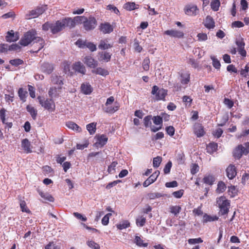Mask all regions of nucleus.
<instances>
[{
    "mask_svg": "<svg viewBox=\"0 0 249 249\" xmlns=\"http://www.w3.org/2000/svg\"><path fill=\"white\" fill-rule=\"evenodd\" d=\"M14 94H5L4 98L6 103L10 104L13 102L14 98Z\"/></svg>",
    "mask_w": 249,
    "mask_h": 249,
    "instance_id": "obj_59",
    "label": "nucleus"
},
{
    "mask_svg": "<svg viewBox=\"0 0 249 249\" xmlns=\"http://www.w3.org/2000/svg\"><path fill=\"white\" fill-rule=\"evenodd\" d=\"M107 42L108 41L107 39L101 40L100 41L99 45H98L99 49L105 50L112 48L113 47V45L107 43Z\"/></svg>",
    "mask_w": 249,
    "mask_h": 249,
    "instance_id": "obj_30",
    "label": "nucleus"
},
{
    "mask_svg": "<svg viewBox=\"0 0 249 249\" xmlns=\"http://www.w3.org/2000/svg\"><path fill=\"white\" fill-rule=\"evenodd\" d=\"M19 200L20 201L19 205L21 211L27 213H31V211L27 207L25 201L24 200H22L20 198H19Z\"/></svg>",
    "mask_w": 249,
    "mask_h": 249,
    "instance_id": "obj_39",
    "label": "nucleus"
},
{
    "mask_svg": "<svg viewBox=\"0 0 249 249\" xmlns=\"http://www.w3.org/2000/svg\"><path fill=\"white\" fill-rule=\"evenodd\" d=\"M47 5H42L41 6H37L36 8L31 11L25 15L26 19H31L33 18H36L42 15L46 10Z\"/></svg>",
    "mask_w": 249,
    "mask_h": 249,
    "instance_id": "obj_7",
    "label": "nucleus"
},
{
    "mask_svg": "<svg viewBox=\"0 0 249 249\" xmlns=\"http://www.w3.org/2000/svg\"><path fill=\"white\" fill-rule=\"evenodd\" d=\"M38 193L40 196L44 200L50 201L53 202L54 200L53 196L48 193H44L41 191L38 190Z\"/></svg>",
    "mask_w": 249,
    "mask_h": 249,
    "instance_id": "obj_31",
    "label": "nucleus"
},
{
    "mask_svg": "<svg viewBox=\"0 0 249 249\" xmlns=\"http://www.w3.org/2000/svg\"><path fill=\"white\" fill-rule=\"evenodd\" d=\"M51 82L53 84L57 85L60 86L58 88L59 89H61V86L64 84L63 80L64 79L61 76H58L56 74H53L51 76Z\"/></svg>",
    "mask_w": 249,
    "mask_h": 249,
    "instance_id": "obj_19",
    "label": "nucleus"
},
{
    "mask_svg": "<svg viewBox=\"0 0 249 249\" xmlns=\"http://www.w3.org/2000/svg\"><path fill=\"white\" fill-rule=\"evenodd\" d=\"M217 147L218 144L217 143L210 142L207 146V152L210 154H212L217 150Z\"/></svg>",
    "mask_w": 249,
    "mask_h": 249,
    "instance_id": "obj_28",
    "label": "nucleus"
},
{
    "mask_svg": "<svg viewBox=\"0 0 249 249\" xmlns=\"http://www.w3.org/2000/svg\"><path fill=\"white\" fill-rule=\"evenodd\" d=\"M26 110L30 113L33 119L36 120L37 115V109L30 105H27L26 107Z\"/></svg>",
    "mask_w": 249,
    "mask_h": 249,
    "instance_id": "obj_33",
    "label": "nucleus"
},
{
    "mask_svg": "<svg viewBox=\"0 0 249 249\" xmlns=\"http://www.w3.org/2000/svg\"><path fill=\"white\" fill-rule=\"evenodd\" d=\"M37 33L35 30H31L26 32L22 37L18 43L22 46H27L33 42L32 45L38 43L37 50H30L31 53H37L44 46V40L36 36Z\"/></svg>",
    "mask_w": 249,
    "mask_h": 249,
    "instance_id": "obj_1",
    "label": "nucleus"
},
{
    "mask_svg": "<svg viewBox=\"0 0 249 249\" xmlns=\"http://www.w3.org/2000/svg\"><path fill=\"white\" fill-rule=\"evenodd\" d=\"M236 44L237 46V51L239 54H240L243 58L245 57L247 55L246 51L245 49V43L243 40V39L237 40L236 41Z\"/></svg>",
    "mask_w": 249,
    "mask_h": 249,
    "instance_id": "obj_13",
    "label": "nucleus"
},
{
    "mask_svg": "<svg viewBox=\"0 0 249 249\" xmlns=\"http://www.w3.org/2000/svg\"><path fill=\"white\" fill-rule=\"evenodd\" d=\"M52 23L50 22H45L44 24L42 25V30L44 31H47L49 30H50L52 32Z\"/></svg>",
    "mask_w": 249,
    "mask_h": 249,
    "instance_id": "obj_63",
    "label": "nucleus"
},
{
    "mask_svg": "<svg viewBox=\"0 0 249 249\" xmlns=\"http://www.w3.org/2000/svg\"><path fill=\"white\" fill-rule=\"evenodd\" d=\"M215 180L214 177L212 175L205 176L203 178L204 183L211 186L213 184Z\"/></svg>",
    "mask_w": 249,
    "mask_h": 249,
    "instance_id": "obj_29",
    "label": "nucleus"
},
{
    "mask_svg": "<svg viewBox=\"0 0 249 249\" xmlns=\"http://www.w3.org/2000/svg\"><path fill=\"white\" fill-rule=\"evenodd\" d=\"M97 24V21L95 18L90 15L88 18L85 17L83 28L86 31H89L94 30Z\"/></svg>",
    "mask_w": 249,
    "mask_h": 249,
    "instance_id": "obj_8",
    "label": "nucleus"
},
{
    "mask_svg": "<svg viewBox=\"0 0 249 249\" xmlns=\"http://www.w3.org/2000/svg\"><path fill=\"white\" fill-rule=\"evenodd\" d=\"M226 174L230 179H232L236 176L237 170L234 165L230 164L226 169Z\"/></svg>",
    "mask_w": 249,
    "mask_h": 249,
    "instance_id": "obj_16",
    "label": "nucleus"
},
{
    "mask_svg": "<svg viewBox=\"0 0 249 249\" xmlns=\"http://www.w3.org/2000/svg\"><path fill=\"white\" fill-rule=\"evenodd\" d=\"M160 172L157 170L154 172L143 183V186L146 187L154 182L159 177Z\"/></svg>",
    "mask_w": 249,
    "mask_h": 249,
    "instance_id": "obj_14",
    "label": "nucleus"
},
{
    "mask_svg": "<svg viewBox=\"0 0 249 249\" xmlns=\"http://www.w3.org/2000/svg\"><path fill=\"white\" fill-rule=\"evenodd\" d=\"M220 5L219 0H213L211 3L212 9L214 11H217L219 10Z\"/></svg>",
    "mask_w": 249,
    "mask_h": 249,
    "instance_id": "obj_44",
    "label": "nucleus"
},
{
    "mask_svg": "<svg viewBox=\"0 0 249 249\" xmlns=\"http://www.w3.org/2000/svg\"><path fill=\"white\" fill-rule=\"evenodd\" d=\"M5 38L7 42L17 41L19 39V34L18 32L15 33L13 30H11L7 33Z\"/></svg>",
    "mask_w": 249,
    "mask_h": 249,
    "instance_id": "obj_17",
    "label": "nucleus"
},
{
    "mask_svg": "<svg viewBox=\"0 0 249 249\" xmlns=\"http://www.w3.org/2000/svg\"><path fill=\"white\" fill-rule=\"evenodd\" d=\"M168 91L167 89L163 88L160 89L157 86L154 85L153 86L151 94L155 95V99L157 101H165V97L167 95Z\"/></svg>",
    "mask_w": 249,
    "mask_h": 249,
    "instance_id": "obj_5",
    "label": "nucleus"
},
{
    "mask_svg": "<svg viewBox=\"0 0 249 249\" xmlns=\"http://www.w3.org/2000/svg\"><path fill=\"white\" fill-rule=\"evenodd\" d=\"M84 63L89 67L94 68L97 66V62L92 57L89 56H86L84 58Z\"/></svg>",
    "mask_w": 249,
    "mask_h": 249,
    "instance_id": "obj_22",
    "label": "nucleus"
},
{
    "mask_svg": "<svg viewBox=\"0 0 249 249\" xmlns=\"http://www.w3.org/2000/svg\"><path fill=\"white\" fill-rule=\"evenodd\" d=\"M81 90L85 94H90L92 91V88L89 83H83L81 86Z\"/></svg>",
    "mask_w": 249,
    "mask_h": 249,
    "instance_id": "obj_23",
    "label": "nucleus"
},
{
    "mask_svg": "<svg viewBox=\"0 0 249 249\" xmlns=\"http://www.w3.org/2000/svg\"><path fill=\"white\" fill-rule=\"evenodd\" d=\"M42 71L47 74L51 73L53 70V65L49 63L44 64L42 66Z\"/></svg>",
    "mask_w": 249,
    "mask_h": 249,
    "instance_id": "obj_37",
    "label": "nucleus"
},
{
    "mask_svg": "<svg viewBox=\"0 0 249 249\" xmlns=\"http://www.w3.org/2000/svg\"><path fill=\"white\" fill-rule=\"evenodd\" d=\"M152 120V115H147L143 119V124L146 127H151L152 123L151 120Z\"/></svg>",
    "mask_w": 249,
    "mask_h": 249,
    "instance_id": "obj_47",
    "label": "nucleus"
},
{
    "mask_svg": "<svg viewBox=\"0 0 249 249\" xmlns=\"http://www.w3.org/2000/svg\"><path fill=\"white\" fill-rule=\"evenodd\" d=\"M223 133V130L220 128H218L213 132V134L215 137L219 138L221 136Z\"/></svg>",
    "mask_w": 249,
    "mask_h": 249,
    "instance_id": "obj_62",
    "label": "nucleus"
},
{
    "mask_svg": "<svg viewBox=\"0 0 249 249\" xmlns=\"http://www.w3.org/2000/svg\"><path fill=\"white\" fill-rule=\"evenodd\" d=\"M99 30L104 34H108L113 31L114 27L110 23L105 22L100 23Z\"/></svg>",
    "mask_w": 249,
    "mask_h": 249,
    "instance_id": "obj_11",
    "label": "nucleus"
},
{
    "mask_svg": "<svg viewBox=\"0 0 249 249\" xmlns=\"http://www.w3.org/2000/svg\"><path fill=\"white\" fill-rule=\"evenodd\" d=\"M66 27H69L67 18L59 20L55 22L52 23V33L56 34L64 29Z\"/></svg>",
    "mask_w": 249,
    "mask_h": 249,
    "instance_id": "obj_6",
    "label": "nucleus"
},
{
    "mask_svg": "<svg viewBox=\"0 0 249 249\" xmlns=\"http://www.w3.org/2000/svg\"><path fill=\"white\" fill-rule=\"evenodd\" d=\"M92 72L96 74L105 76L109 74V72L107 70L101 67H98L95 70H92Z\"/></svg>",
    "mask_w": 249,
    "mask_h": 249,
    "instance_id": "obj_34",
    "label": "nucleus"
},
{
    "mask_svg": "<svg viewBox=\"0 0 249 249\" xmlns=\"http://www.w3.org/2000/svg\"><path fill=\"white\" fill-rule=\"evenodd\" d=\"M147 196L150 199H154L163 196V195L160 193H150L148 194Z\"/></svg>",
    "mask_w": 249,
    "mask_h": 249,
    "instance_id": "obj_55",
    "label": "nucleus"
},
{
    "mask_svg": "<svg viewBox=\"0 0 249 249\" xmlns=\"http://www.w3.org/2000/svg\"><path fill=\"white\" fill-rule=\"evenodd\" d=\"M138 5L134 2H127L124 5V8L127 11H132L138 8Z\"/></svg>",
    "mask_w": 249,
    "mask_h": 249,
    "instance_id": "obj_35",
    "label": "nucleus"
},
{
    "mask_svg": "<svg viewBox=\"0 0 249 249\" xmlns=\"http://www.w3.org/2000/svg\"><path fill=\"white\" fill-rule=\"evenodd\" d=\"M9 63L11 65L17 67L23 64V61L19 58H17L11 60Z\"/></svg>",
    "mask_w": 249,
    "mask_h": 249,
    "instance_id": "obj_50",
    "label": "nucleus"
},
{
    "mask_svg": "<svg viewBox=\"0 0 249 249\" xmlns=\"http://www.w3.org/2000/svg\"><path fill=\"white\" fill-rule=\"evenodd\" d=\"M68 23L69 27L72 28L75 26L76 24L84 25L85 17V16H76L73 18H66Z\"/></svg>",
    "mask_w": 249,
    "mask_h": 249,
    "instance_id": "obj_10",
    "label": "nucleus"
},
{
    "mask_svg": "<svg viewBox=\"0 0 249 249\" xmlns=\"http://www.w3.org/2000/svg\"><path fill=\"white\" fill-rule=\"evenodd\" d=\"M21 147L26 153H30L32 152L31 144L27 138L21 141Z\"/></svg>",
    "mask_w": 249,
    "mask_h": 249,
    "instance_id": "obj_21",
    "label": "nucleus"
},
{
    "mask_svg": "<svg viewBox=\"0 0 249 249\" xmlns=\"http://www.w3.org/2000/svg\"><path fill=\"white\" fill-rule=\"evenodd\" d=\"M120 108V105L117 102H115V105L113 106L107 107L104 109V111L107 113L113 114Z\"/></svg>",
    "mask_w": 249,
    "mask_h": 249,
    "instance_id": "obj_26",
    "label": "nucleus"
},
{
    "mask_svg": "<svg viewBox=\"0 0 249 249\" xmlns=\"http://www.w3.org/2000/svg\"><path fill=\"white\" fill-rule=\"evenodd\" d=\"M185 14L189 16H196L198 14L199 10L197 5L193 4H189L184 8Z\"/></svg>",
    "mask_w": 249,
    "mask_h": 249,
    "instance_id": "obj_9",
    "label": "nucleus"
},
{
    "mask_svg": "<svg viewBox=\"0 0 249 249\" xmlns=\"http://www.w3.org/2000/svg\"><path fill=\"white\" fill-rule=\"evenodd\" d=\"M87 244L89 247L93 249H100V245L92 240L88 241Z\"/></svg>",
    "mask_w": 249,
    "mask_h": 249,
    "instance_id": "obj_51",
    "label": "nucleus"
},
{
    "mask_svg": "<svg viewBox=\"0 0 249 249\" xmlns=\"http://www.w3.org/2000/svg\"><path fill=\"white\" fill-rule=\"evenodd\" d=\"M97 140L99 144L103 146L107 143L108 138L106 135H102L98 136Z\"/></svg>",
    "mask_w": 249,
    "mask_h": 249,
    "instance_id": "obj_45",
    "label": "nucleus"
},
{
    "mask_svg": "<svg viewBox=\"0 0 249 249\" xmlns=\"http://www.w3.org/2000/svg\"><path fill=\"white\" fill-rule=\"evenodd\" d=\"M182 101L185 104V105L190 107L193 101V99L191 97L187 95H184L182 97Z\"/></svg>",
    "mask_w": 249,
    "mask_h": 249,
    "instance_id": "obj_52",
    "label": "nucleus"
},
{
    "mask_svg": "<svg viewBox=\"0 0 249 249\" xmlns=\"http://www.w3.org/2000/svg\"><path fill=\"white\" fill-rule=\"evenodd\" d=\"M218 217L216 215H210L207 213H204L203 216L202 222L203 223H206L209 222H212L217 220Z\"/></svg>",
    "mask_w": 249,
    "mask_h": 249,
    "instance_id": "obj_32",
    "label": "nucleus"
},
{
    "mask_svg": "<svg viewBox=\"0 0 249 249\" xmlns=\"http://www.w3.org/2000/svg\"><path fill=\"white\" fill-rule=\"evenodd\" d=\"M150 59L149 58L146 57L144 59L142 62V68L144 71H148L149 70V64H150Z\"/></svg>",
    "mask_w": 249,
    "mask_h": 249,
    "instance_id": "obj_54",
    "label": "nucleus"
},
{
    "mask_svg": "<svg viewBox=\"0 0 249 249\" xmlns=\"http://www.w3.org/2000/svg\"><path fill=\"white\" fill-rule=\"evenodd\" d=\"M228 193L231 197H233L237 194V191L234 186L231 185L228 187Z\"/></svg>",
    "mask_w": 249,
    "mask_h": 249,
    "instance_id": "obj_49",
    "label": "nucleus"
},
{
    "mask_svg": "<svg viewBox=\"0 0 249 249\" xmlns=\"http://www.w3.org/2000/svg\"><path fill=\"white\" fill-rule=\"evenodd\" d=\"M180 82L182 85L188 84L190 81V73L186 71L180 73Z\"/></svg>",
    "mask_w": 249,
    "mask_h": 249,
    "instance_id": "obj_24",
    "label": "nucleus"
},
{
    "mask_svg": "<svg viewBox=\"0 0 249 249\" xmlns=\"http://www.w3.org/2000/svg\"><path fill=\"white\" fill-rule=\"evenodd\" d=\"M204 26L208 29H213L215 27V22L213 18L210 16H207L204 20Z\"/></svg>",
    "mask_w": 249,
    "mask_h": 249,
    "instance_id": "obj_20",
    "label": "nucleus"
},
{
    "mask_svg": "<svg viewBox=\"0 0 249 249\" xmlns=\"http://www.w3.org/2000/svg\"><path fill=\"white\" fill-rule=\"evenodd\" d=\"M226 185L225 183L222 181H220L218 182L216 192L218 194L222 193L226 190Z\"/></svg>",
    "mask_w": 249,
    "mask_h": 249,
    "instance_id": "obj_38",
    "label": "nucleus"
},
{
    "mask_svg": "<svg viewBox=\"0 0 249 249\" xmlns=\"http://www.w3.org/2000/svg\"><path fill=\"white\" fill-rule=\"evenodd\" d=\"M162 161V158L160 156H157L153 159V167L157 168L158 167Z\"/></svg>",
    "mask_w": 249,
    "mask_h": 249,
    "instance_id": "obj_53",
    "label": "nucleus"
},
{
    "mask_svg": "<svg viewBox=\"0 0 249 249\" xmlns=\"http://www.w3.org/2000/svg\"><path fill=\"white\" fill-rule=\"evenodd\" d=\"M164 35L176 38H183L184 34L183 32L177 30H168L164 31Z\"/></svg>",
    "mask_w": 249,
    "mask_h": 249,
    "instance_id": "obj_15",
    "label": "nucleus"
},
{
    "mask_svg": "<svg viewBox=\"0 0 249 249\" xmlns=\"http://www.w3.org/2000/svg\"><path fill=\"white\" fill-rule=\"evenodd\" d=\"M193 130L195 134L198 138L203 136L205 134L204 127L202 124L200 123H196L194 124Z\"/></svg>",
    "mask_w": 249,
    "mask_h": 249,
    "instance_id": "obj_12",
    "label": "nucleus"
},
{
    "mask_svg": "<svg viewBox=\"0 0 249 249\" xmlns=\"http://www.w3.org/2000/svg\"><path fill=\"white\" fill-rule=\"evenodd\" d=\"M117 228L119 230H123L130 226V223L127 220H124L116 225Z\"/></svg>",
    "mask_w": 249,
    "mask_h": 249,
    "instance_id": "obj_48",
    "label": "nucleus"
},
{
    "mask_svg": "<svg viewBox=\"0 0 249 249\" xmlns=\"http://www.w3.org/2000/svg\"><path fill=\"white\" fill-rule=\"evenodd\" d=\"M48 94L51 98L55 97L57 95V89L56 87H51L48 91Z\"/></svg>",
    "mask_w": 249,
    "mask_h": 249,
    "instance_id": "obj_56",
    "label": "nucleus"
},
{
    "mask_svg": "<svg viewBox=\"0 0 249 249\" xmlns=\"http://www.w3.org/2000/svg\"><path fill=\"white\" fill-rule=\"evenodd\" d=\"M39 104L44 109H47L49 112H53L55 110V105L54 101L52 99H45L43 96H39L37 97Z\"/></svg>",
    "mask_w": 249,
    "mask_h": 249,
    "instance_id": "obj_3",
    "label": "nucleus"
},
{
    "mask_svg": "<svg viewBox=\"0 0 249 249\" xmlns=\"http://www.w3.org/2000/svg\"><path fill=\"white\" fill-rule=\"evenodd\" d=\"M72 68L75 72L83 75L86 73V70L84 65L80 62H76L72 65Z\"/></svg>",
    "mask_w": 249,
    "mask_h": 249,
    "instance_id": "obj_18",
    "label": "nucleus"
},
{
    "mask_svg": "<svg viewBox=\"0 0 249 249\" xmlns=\"http://www.w3.org/2000/svg\"><path fill=\"white\" fill-rule=\"evenodd\" d=\"M99 55L100 56L99 59L100 61L108 62L111 59L112 54L105 51L99 53Z\"/></svg>",
    "mask_w": 249,
    "mask_h": 249,
    "instance_id": "obj_25",
    "label": "nucleus"
},
{
    "mask_svg": "<svg viewBox=\"0 0 249 249\" xmlns=\"http://www.w3.org/2000/svg\"><path fill=\"white\" fill-rule=\"evenodd\" d=\"M216 203L220 209L221 215H225L229 213L230 202L229 200L226 199L225 196H221L218 197Z\"/></svg>",
    "mask_w": 249,
    "mask_h": 249,
    "instance_id": "obj_4",
    "label": "nucleus"
},
{
    "mask_svg": "<svg viewBox=\"0 0 249 249\" xmlns=\"http://www.w3.org/2000/svg\"><path fill=\"white\" fill-rule=\"evenodd\" d=\"M96 123H91L87 125L86 128L90 135L94 134L96 130Z\"/></svg>",
    "mask_w": 249,
    "mask_h": 249,
    "instance_id": "obj_36",
    "label": "nucleus"
},
{
    "mask_svg": "<svg viewBox=\"0 0 249 249\" xmlns=\"http://www.w3.org/2000/svg\"><path fill=\"white\" fill-rule=\"evenodd\" d=\"M152 120L153 121V123L156 125H160V126H162V118L160 116H155L152 117Z\"/></svg>",
    "mask_w": 249,
    "mask_h": 249,
    "instance_id": "obj_46",
    "label": "nucleus"
},
{
    "mask_svg": "<svg viewBox=\"0 0 249 249\" xmlns=\"http://www.w3.org/2000/svg\"><path fill=\"white\" fill-rule=\"evenodd\" d=\"M111 215V213H108L103 217V218L102 219V224L103 225L106 226L108 224L109 217Z\"/></svg>",
    "mask_w": 249,
    "mask_h": 249,
    "instance_id": "obj_60",
    "label": "nucleus"
},
{
    "mask_svg": "<svg viewBox=\"0 0 249 249\" xmlns=\"http://www.w3.org/2000/svg\"><path fill=\"white\" fill-rule=\"evenodd\" d=\"M170 212L175 215L178 214L181 210V208L179 206H171L170 207Z\"/></svg>",
    "mask_w": 249,
    "mask_h": 249,
    "instance_id": "obj_42",
    "label": "nucleus"
},
{
    "mask_svg": "<svg viewBox=\"0 0 249 249\" xmlns=\"http://www.w3.org/2000/svg\"><path fill=\"white\" fill-rule=\"evenodd\" d=\"M249 153V142H246L243 144L238 145L233 150V157L239 160L243 155H247Z\"/></svg>",
    "mask_w": 249,
    "mask_h": 249,
    "instance_id": "obj_2",
    "label": "nucleus"
},
{
    "mask_svg": "<svg viewBox=\"0 0 249 249\" xmlns=\"http://www.w3.org/2000/svg\"><path fill=\"white\" fill-rule=\"evenodd\" d=\"M66 125L67 127H68L69 128L77 132H80L82 131L81 128L77 125L76 123L71 122V121H69L67 122L66 124Z\"/></svg>",
    "mask_w": 249,
    "mask_h": 249,
    "instance_id": "obj_27",
    "label": "nucleus"
},
{
    "mask_svg": "<svg viewBox=\"0 0 249 249\" xmlns=\"http://www.w3.org/2000/svg\"><path fill=\"white\" fill-rule=\"evenodd\" d=\"M166 133L170 136H173L175 134V128L173 126H169L165 128Z\"/></svg>",
    "mask_w": 249,
    "mask_h": 249,
    "instance_id": "obj_64",
    "label": "nucleus"
},
{
    "mask_svg": "<svg viewBox=\"0 0 249 249\" xmlns=\"http://www.w3.org/2000/svg\"><path fill=\"white\" fill-rule=\"evenodd\" d=\"M188 241V243L190 244H196L203 242V240L200 237L197 238H191L189 239Z\"/></svg>",
    "mask_w": 249,
    "mask_h": 249,
    "instance_id": "obj_61",
    "label": "nucleus"
},
{
    "mask_svg": "<svg viewBox=\"0 0 249 249\" xmlns=\"http://www.w3.org/2000/svg\"><path fill=\"white\" fill-rule=\"evenodd\" d=\"M18 95L20 99L23 102H25L27 96V91L20 88L18 89Z\"/></svg>",
    "mask_w": 249,
    "mask_h": 249,
    "instance_id": "obj_41",
    "label": "nucleus"
},
{
    "mask_svg": "<svg viewBox=\"0 0 249 249\" xmlns=\"http://www.w3.org/2000/svg\"><path fill=\"white\" fill-rule=\"evenodd\" d=\"M146 223V218L143 216H139L136 220V225L140 227H143Z\"/></svg>",
    "mask_w": 249,
    "mask_h": 249,
    "instance_id": "obj_43",
    "label": "nucleus"
},
{
    "mask_svg": "<svg viewBox=\"0 0 249 249\" xmlns=\"http://www.w3.org/2000/svg\"><path fill=\"white\" fill-rule=\"evenodd\" d=\"M134 243L140 247H146L148 246V243H143V240L139 236H135Z\"/></svg>",
    "mask_w": 249,
    "mask_h": 249,
    "instance_id": "obj_40",
    "label": "nucleus"
},
{
    "mask_svg": "<svg viewBox=\"0 0 249 249\" xmlns=\"http://www.w3.org/2000/svg\"><path fill=\"white\" fill-rule=\"evenodd\" d=\"M118 164V162L117 161H113L110 165L108 166L107 171L109 173L112 174L115 170V167Z\"/></svg>",
    "mask_w": 249,
    "mask_h": 249,
    "instance_id": "obj_57",
    "label": "nucleus"
},
{
    "mask_svg": "<svg viewBox=\"0 0 249 249\" xmlns=\"http://www.w3.org/2000/svg\"><path fill=\"white\" fill-rule=\"evenodd\" d=\"M84 46L88 48L90 51L94 52L96 50V45L91 42H84Z\"/></svg>",
    "mask_w": 249,
    "mask_h": 249,
    "instance_id": "obj_58",
    "label": "nucleus"
}]
</instances>
